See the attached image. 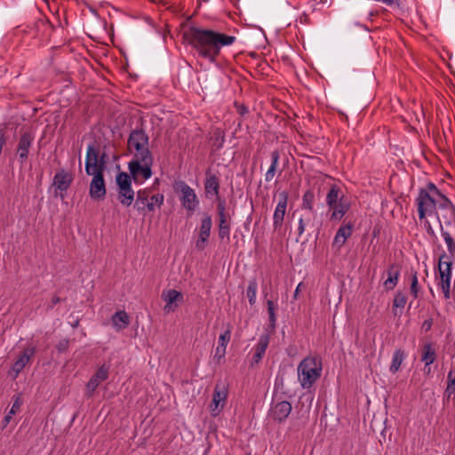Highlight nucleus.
<instances>
[{
	"instance_id": "obj_1",
	"label": "nucleus",
	"mask_w": 455,
	"mask_h": 455,
	"mask_svg": "<svg viewBox=\"0 0 455 455\" xmlns=\"http://www.w3.org/2000/svg\"><path fill=\"white\" fill-rule=\"evenodd\" d=\"M236 41L235 36L216 30L193 28L191 29V44L200 58L211 63H216L217 57L225 46H230Z\"/></svg>"
},
{
	"instance_id": "obj_2",
	"label": "nucleus",
	"mask_w": 455,
	"mask_h": 455,
	"mask_svg": "<svg viewBox=\"0 0 455 455\" xmlns=\"http://www.w3.org/2000/svg\"><path fill=\"white\" fill-rule=\"evenodd\" d=\"M298 381L303 389H309L320 378L322 363L315 357H306L298 365Z\"/></svg>"
},
{
	"instance_id": "obj_3",
	"label": "nucleus",
	"mask_w": 455,
	"mask_h": 455,
	"mask_svg": "<svg viewBox=\"0 0 455 455\" xmlns=\"http://www.w3.org/2000/svg\"><path fill=\"white\" fill-rule=\"evenodd\" d=\"M153 156H133L128 164V169L136 183L142 184L152 176Z\"/></svg>"
},
{
	"instance_id": "obj_4",
	"label": "nucleus",
	"mask_w": 455,
	"mask_h": 455,
	"mask_svg": "<svg viewBox=\"0 0 455 455\" xmlns=\"http://www.w3.org/2000/svg\"><path fill=\"white\" fill-rule=\"evenodd\" d=\"M452 261L450 256L443 252L438 259V275L436 277L437 286L443 293L445 299H451Z\"/></svg>"
},
{
	"instance_id": "obj_5",
	"label": "nucleus",
	"mask_w": 455,
	"mask_h": 455,
	"mask_svg": "<svg viewBox=\"0 0 455 455\" xmlns=\"http://www.w3.org/2000/svg\"><path fill=\"white\" fill-rule=\"evenodd\" d=\"M441 198L430 196L423 190H419L415 199L419 220L435 216L440 205Z\"/></svg>"
},
{
	"instance_id": "obj_6",
	"label": "nucleus",
	"mask_w": 455,
	"mask_h": 455,
	"mask_svg": "<svg viewBox=\"0 0 455 455\" xmlns=\"http://www.w3.org/2000/svg\"><path fill=\"white\" fill-rule=\"evenodd\" d=\"M174 190L179 194L180 201L184 209L190 214L194 213L200 204L195 190L185 181L176 182Z\"/></svg>"
},
{
	"instance_id": "obj_7",
	"label": "nucleus",
	"mask_w": 455,
	"mask_h": 455,
	"mask_svg": "<svg viewBox=\"0 0 455 455\" xmlns=\"http://www.w3.org/2000/svg\"><path fill=\"white\" fill-rule=\"evenodd\" d=\"M164 196L163 194L149 195L146 189H140L137 192L134 207L138 212H143L145 210L155 212L164 204Z\"/></svg>"
},
{
	"instance_id": "obj_8",
	"label": "nucleus",
	"mask_w": 455,
	"mask_h": 455,
	"mask_svg": "<svg viewBox=\"0 0 455 455\" xmlns=\"http://www.w3.org/2000/svg\"><path fill=\"white\" fill-rule=\"evenodd\" d=\"M128 148L133 156H152L148 148V137L143 131H133L128 140Z\"/></svg>"
},
{
	"instance_id": "obj_9",
	"label": "nucleus",
	"mask_w": 455,
	"mask_h": 455,
	"mask_svg": "<svg viewBox=\"0 0 455 455\" xmlns=\"http://www.w3.org/2000/svg\"><path fill=\"white\" fill-rule=\"evenodd\" d=\"M439 201L440 205L435 215L439 222V226L445 225L446 228H453L455 230V206L448 197H443Z\"/></svg>"
},
{
	"instance_id": "obj_10",
	"label": "nucleus",
	"mask_w": 455,
	"mask_h": 455,
	"mask_svg": "<svg viewBox=\"0 0 455 455\" xmlns=\"http://www.w3.org/2000/svg\"><path fill=\"white\" fill-rule=\"evenodd\" d=\"M228 388L225 384H217L214 387L212 399L209 405L211 416L218 417L227 404Z\"/></svg>"
},
{
	"instance_id": "obj_11",
	"label": "nucleus",
	"mask_w": 455,
	"mask_h": 455,
	"mask_svg": "<svg viewBox=\"0 0 455 455\" xmlns=\"http://www.w3.org/2000/svg\"><path fill=\"white\" fill-rule=\"evenodd\" d=\"M161 299L165 303L164 311L165 313H171L177 310L180 304L184 300L182 292L174 289L164 290L161 293Z\"/></svg>"
},
{
	"instance_id": "obj_12",
	"label": "nucleus",
	"mask_w": 455,
	"mask_h": 455,
	"mask_svg": "<svg viewBox=\"0 0 455 455\" xmlns=\"http://www.w3.org/2000/svg\"><path fill=\"white\" fill-rule=\"evenodd\" d=\"M92 176V179L89 187L90 197L95 201L103 200L107 194L103 172L100 170L98 173H94Z\"/></svg>"
},
{
	"instance_id": "obj_13",
	"label": "nucleus",
	"mask_w": 455,
	"mask_h": 455,
	"mask_svg": "<svg viewBox=\"0 0 455 455\" xmlns=\"http://www.w3.org/2000/svg\"><path fill=\"white\" fill-rule=\"evenodd\" d=\"M101 171L104 172V163L102 159L99 161L98 151L94 145L91 144L87 147L85 159V172L87 175H92Z\"/></svg>"
},
{
	"instance_id": "obj_14",
	"label": "nucleus",
	"mask_w": 455,
	"mask_h": 455,
	"mask_svg": "<svg viewBox=\"0 0 455 455\" xmlns=\"http://www.w3.org/2000/svg\"><path fill=\"white\" fill-rule=\"evenodd\" d=\"M72 175L65 170H60L57 172L52 180L56 196H60L61 199H63L67 190L72 183Z\"/></svg>"
},
{
	"instance_id": "obj_15",
	"label": "nucleus",
	"mask_w": 455,
	"mask_h": 455,
	"mask_svg": "<svg viewBox=\"0 0 455 455\" xmlns=\"http://www.w3.org/2000/svg\"><path fill=\"white\" fill-rule=\"evenodd\" d=\"M287 203L288 196L285 192H282L279 195V200L273 214V227L275 230L283 226L287 208Z\"/></svg>"
},
{
	"instance_id": "obj_16",
	"label": "nucleus",
	"mask_w": 455,
	"mask_h": 455,
	"mask_svg": "<svg viewBox=\"0 0 455 455\" xmlns=\"http://www.w3.org/2000/svg\"><path fill=\"white\" fill-rule=\"evenodd\" d=\"M212 224V218L210 216L206 215L202 219L198 237L196 242V247L198 250H204L205 248L207 241L210 237Z\"/></svg>"
},
{
	"instance_id": "obj_17",
	"label": "nucleus",
	"mask_w": 455,
	"mask_h": 455,
	"mask_svg": "<svg viewBox=\"0 0 455 455\" xmlns=\"http://www.w3.org/2000/svg\"><path fill=\"white\" fill-rule=\"evenodd\" d=\"M35 354V348L34 347H28L26 348L22 354L17 358V360L14 362V363L12 366V369L10 371V374L12 375V379H16L19 375V373L25 368V366L28 363L31 357Z\"/></svg>"
},
{
	"instance_id": "obj_18",
	"label": "nucleus",
	"mask_w": 455,
	"mask_h": 455,
	"mask_svg": "<svg viewBox=\"0 0 455 455\" xmlns=\"http://www.w3.org/2000/svg\"><path fill=\"white\" fill-rule=\"evenodd\" d=\"M109 366L108 364H102L96 373L90 379L86 385V389L89 395H92L99 385L106 380L108 377Z\"/></svg>"
},
{
	"instance_id": "obj_19",
	"label": "nucleus",
	"mask_w": 455,
	"mask_h": 455,
	"mask_svg": "<svg viewBox=\"0 0 455 455\" xmlns=\"http://www.w3.org/2000/svg\"><path fill=\"white\" fill-rule=\"evenodd\" d=\"M33 141L34 136L30 132H24L21 135L17 148L18 156L21 164L26 162Z\"/></svg>"
},
{
	"instance_id": "obj_20",
	"label": "nucleus",
	"mask_w": 455,
	"mask_h": 455,
	"mask_svg": "<svg viewBox=\"0 0 455 455\" xmlns=\"http://www.w3.org/2000/svg\"><path fill=\"white\" fill-rule=\"evenodd\" d=\"M291 411V404L287 401H282L273 405L271 414L277 421L284 420Z\"/></svg>"
},
{
	"instance_id": "obj_21",
	"label": "nucleus",
	"mask_w": 455,
	"mask_h": 455,
	"mask_svg": "<svg viewBox=\"0 0 455 455\" xmlns=\"http://www.w3.org/2000/svg\"><path fill=\"white\" fill-rule=\"evenodd\" d=\"M353 231V227L351 224H346L341 226L333 238L332 246L337 249L341 248L348 237L351 236Z\"/></svg>"
},
{
	"instance_id": "obj_22",
	"label": "nucleus",
	"mask_w": 455,
	"mask_h": 455,
	"mask_svg": "<svg viewBox=\"0 0 455 455\" xmlns=\"http://www.w3.org/2000/svg\"><path fill=\"white\" fill-rule=\"evenodd\" d=\"M111 323L116 331H121L129 325L130 317L124 310H119L112 315Z\"/></svg>"
},
{
	"instance_id": "obj_23",
	"label": "nucleus",
	"mask_w": 455,
	"mask_h": 455,
	"mask_svg": "<svg viewBox=\"0 0 455 455\" xmlns=\"http://www.w3.org/2000/svg\"><path fill=\"white\" fill-rule=\"evenodd\" d=\"M451 229V228H445L441 225V235L446 244L450 258L455 256V239Z\"/></svg>"
},
{
	"instance_id": "obj_24",
	"label": "nucleus",
	"mask_w": 455,
	"mask_h": 455,
	"mask_svg": "<svg viewBox=\"0 0 455 455\" xmlns=\"http://www.w3.org/2000/svg\"><path fill=\"white\" fill-rule=\"evenodd\" d=\"M219 214H220L219 235L221 239L228 240L229 235H230V228L227 222L223 206H219Z\"/></svg>"
},
{
	"instance_id": "obj_25",
	"label": "nucleus",
	"mask_w": 455,
	"mask_h": 455,
	"mask_svg": "<svg viewBox=\"0 0 455 455\" xmlns=\"http://www.w3.org/2000/svg\"><path fill=\"white\" fill-rule=\"evenodd\" d=\"M118 200L124 206H130L134 201V191L132 188L117 189Z\"/></svg>"
},
{
	"instance_id": "obj_26",
	"label": "nucleus",
	"mask_w": 455,
	"mask_h": 455,
	"mask_svg": "<svg viewBox=\"0 0 455 455\" xmlns=\"http://www.w3.org/2000/svg\"><path fill=\"white\" fill-rule=\"evenodd\" d=\"M400 273L394 266L387 269V278L384 282V287L386 290H393L397 284Z\"/></svg>"
},
{
	"instance_id": "obj_27",
	"label": "nucleus",
	"mask_w": 455,
	"mask_h": 455,
	"mask_svg": "<svg viewBox=\"0 0 455 455\" xmlns=\"http://www.w3.org/2000/svg\"><path fill=\"white\" fill-rule=\"evenodd\" d=\"M435 350L433 348L432 344H425L421 357V361L425 363V368L429 367L435 361Z\"/></svg>"
},
{
	"instance_id": "obj_28",
	"label": "nucleus",
	"mask_w": 455,
	"mask_h": 455,
	"mask_svg": "<svg viewBox=\"0 0 455 455\" xmlns=\"http://www.w3.org/2000/svg\"><path fill=\"white\" fill-rule=\"evenodd\" d=\"M405 358L406 354L404 353V351L401 349H396L393 354L392 362L389 367L390 372H397Z\"/></svg>"
},
{
	"instance_id": "obj_29",
	"label": "nucleus",
	"mask_w": 455,
	"mask_h": 455,
	"mask_svg": "<svg viewBox=\"0 0 455 455\" xmlns=\"http://www.w3.org/2000/svg\"><path fill=\"white\" fill-rule=\"evenodd\" d=\"M279 158L280 156L278 151H273L271 153V164L265 174V180L267 182H270L274 179L279 163Z\"/></svg>"
},
{
	"instance_id": "obj_30",
	"label": "nucleus",
	"mask_w": 455,
	"mask_h": 455,
	"mask_svg": "<svg viewBox=\"0 0 455 455\" xmlns=\"http://www.w3.org/2000/svg\"><path fill=\"white\" fill-rule=\"evenodd\" d=\"M204 188L207 196H218L220 188L218 178L215 175L208 177L205 181Z\"/></svg>"
},
{
	"instance_id": "obj_31",
	"label": "nucleus",
	"mask_w": 455,
	"mask_h": 455,
	"mask_svg": "<svg viewBox=\"0 0 455 455\" xmlns=\"http://www.w3.org/2000/svg\"><path fill=\"white\" fill-rule=\"evenodd\" d=\"M331 220H339L346 214L348 210V204L341 199L332 207Z\"/></svg>"
},
{
	"instance_id": "obj_32",
	"label": "nucleus",
	"mask_w": 455,
	"mask_h": 455,
	"mask_svg": "<svg viewBox=\"0 0 455 455\" xmlns=\"http://www.w3.org/2000/svg\"><path fill=\"white\" fill-rule=\"evenodd\" d=\"M21 404H22L21 398L19 395L16 396L13 400V403L12 404L10 411H8V413L3 419V422H2L3 427H6L8 426V424L11 422L12 415L16 414L20 411Z\"/></svg>"
},
{
	"instance_id": "obj_33",
	"label": "nucleus",
	"mask_w": 455,
	"mask_h": 455,
	"mask_svg": "<svg viewBox=\"0 0 455 455\" xmlns=\"http://www.w3.org/2000/svg\"><path fill=\"white\" fill-rule=\"evenodd\" d=\"M269 339H270L269 334L264 333V334L260 335V337L258 340V343L254 347V352L264 356L265 352L269 344Z\"/></svg>"
},
{
	"instance_id": "obj_34",
	"label": "nucleus",
	"mask_w": 455,
	"mask_h": 455,
	"mask_svg": "<svg viewBox=\"0 0 455 455\" xmlns=\"http://www.w3.org/2000/svg\"><path fill=\"white\" fill-rule=\"evenodd\" d=\"M132 177L126 172H119L116 178L117 189L132 188Z\"/></svg>"
},
{
	"instance_id": "obj_35",
	"label": "nucleus",
	"mask_w": 455,
	"mask_h": 455,
	"mask_svg": "<svg viewBox=\"0 0 455 455\" xmlns=\"http://www.w3.org/2000/svg\"><path fill=\"white\" fill-rule=\"evenodd\" d=\"M257 290H258V283L256 279H251L249 281L247 290H246V296L249 299V303L252 306L256 302L257 299Z\"/></svg>"
},
{
	"instance_id": "obj_36",
	"label": "nucleus",
	"mask_w": 455,
	"mask_h": 455,
	"mask_svg": "<svg viewBox=\"0 0 455 455\" xmlns=\"http://www.w3.org/2000/svg\"><path fill=\"white\" fill-rule=\"evenodd\" d=\"M406 302H407V298L403 293L398 292L395 294L394 300H393V310H394V314L395 315H398L397 309H400L399 313L402 312V310L403 309V307L406 305Z\"/></svg>"
},
{
	"instance_id": "obj_37",
	"label": "nucleus",
	"mask_w": 455,
	"mask_h": 455,
	"mask_svg": "<svg viewBox=\"0 0 455 455\" xmlns=\"http://www.w3.org/2000/svg\"><path fill=\"white\" fill-rule=\"evenodd\" d=\"M452 395L455 396V378L451 373H448L444 397L449 400Z\"/></svg>"
},
{
	"instance_id": "obj_38",
	"label": "nucleus",
	"mask_w": 455,
	"mask_h": 455,
	"mask_svg": "<svg viewBox=\"0 0 455 455\" xmlns=\"http://www.w3.org/2000/svg\"><path fill=\"white\" fill-rule=\"evenodd\" d=\"M339 188L336 186H332L326 196V204L329 207H332L334 204H336L339 199Z\"/></svg>"
},
{
	"instance_id": "obj_39",
	"label": "nucleus",
	"mask_w": 455,
	"mask_h": 455,
	"mask_svg": "<svg viewBox=\"0 0 455 455\" xmlns=\"http://www.w3.org/2000/svg\"><path fill=\"white\" fill-rule=\"evenodd\" d=\"M419 190L425 191V193L428 194L430 196H433V197H437V198L447 197L436 188V186L434 183H431V182L427 185L426 188H420Z\"/></svg>"
},
{
	"instance_id": "obj_40",
	"label": "nucleus",
	"mask_w": 455,
	"mask_h": 455,
	"mask_svg": "<svg viewBox=\"0 0 455 455\" xmlns=\"http://www.w3.org/2000/svg\"><path fill=\"white\" fill-rule=\"evenodd\" d=\"M314 193L310 190L305 192L302 197V208L312 211L313 210V202H314Z\"/></svg>"
},
{
	"instance_id": "obj_41",
	"label": "nucleus",
	"mask_w": 455,
	"mask_h": 455,
	"mask_svg": "<svg viewBox=\"0 0 455 455\" xmlns=\"http://www.w3.org/2000/svg\"><path fill=\"white\" fill-rule=\"evenodd\" d=\"M419 281H418V275H417V272H414L411 276V293L414 299H417L419 296Z\"/></svg>"
},
{
	"instance_id": "obj_42",
	"label": "nucleus",
	"mask_w": 455,
	"mask_h": 455,
	"mask_svg": "<svg viewBox=\"0 0 455 455\" xmlns=\"http://www.w3.org/2000/svg\"><path fill=\"white\" fill-rule=\"evenodd\" d=\"M231 339V330L228 329L219 337L218 343L220 347H227Z\"/></svg>"
},
{
	"instance_id": "obj_43",
	"label": "nucleus",
	"mask_w": 455,
	"mask_h": 455,
	"mask_svg": "<svg viewBox=\"0 0 455 455\" xmlns=\"http://www.w3.org/2000/svg\"><path fill=\"white\" fill-rule=\"evenodd\" d=\"M419 220L422 222V224H423L427 233L428 234V235H430L433 238H436L437 237L436 234H435L433 227H432L431 223L427 220V218H426L425 220Z\"/></svg>"
},
{
	"instance_id": "obj_44",
	"label": "nucleus",
	"mask_w": 455,
	"mask_h": 455,
	"mask_svg": "<svg viewBox=\"0 0 455 455\" xmlns=\"http://www.w3.org/2000/svg\"><path fill=\"white\" fill-rule=\"evenodd\" d=\"M227 347L218 346L215 349L214 359L220 363L224 359Z\"/></svg>"
},
{
	"instance_id": "obj_45",
	"label": "nucleus",
	"mask_w": 455,
	"mask_h": 455,
	"mask_svg": "<svg viewBox=\"0 0 455 455\" xmlns=\"http://www.w3.org/2000/svg\"><path fill=\"white\" fill-rule=\"evenodd\" d=\"M267 313H268V315H273L274 313H275L276 306L274 303V301L267 300Z\"/></svg>"
},
{
	"instance_id": "obj_46",
	"label": "nucleus",
	"mask_w": 455,
	"mask_h": 455,
	"mask_svg": "<svg viewBox=\"0 0 455 455\" xmlns=\"http://www.w3.org/2000/svg\"><path fill=\"white\" fill-rule=\"evenodd\" d=\"M432 325H433V320L432 319H427L423 322L422 323V329L425 331H428L431 328H432Z\"/></svg>"
},
{
	"instance_id": "obj_47",
	"label": "nucleus",
	"mask_w": 455,
	"mask_h": 455,
	"mask_svg": "<svg viewBox=\"0 0 455 455\" xmlns=\"http://www.w3.org/2000/svg\"><path fill=\"white\" fill-rule=\"evenodd\" d=\"M298 232L299 235L305 232V224L302 218L299 220Z\"/></svg>"
},
{
	"instance_id": "obj_48",
	"label": "nucleus",
	"mask_w": 455,
	"mask_h": 455,
	"mask_svg": "<svg viewBox=\"0 0 455 455\" xmlns=\"http://www.w3.org/2000/svg\"><path fill=\"white\" fill-rule=\"evenodd\" d=\"M262 358H263L262 355L254 352L252 360H251V364H258L261 361Z\"/></svg>"
},
{
	"instance_id": "obj_49",
	"label": "nucleus",
	"mask_w": 455,
	"mask_h": 455,
	"mask_svg": "<svg viewBox=\"0 0 455 455\" xmlns=\"http://www.w3.org/2000/svg\"><path fill=\"white\" fill-rule=\"evenodd\" d=\"M302 286H303V283H299L297 285V287H296V289H295V291H294V294H293V298H294L295 299H298L299 290H300V288H301Z\"/></svg>"
},
{
	"instance_id": "obj_50",
	"label": "nucleus",
	"mask_w": 455,
	"mask_h": 455,
	"mask_svg": "<svg viewBox=\"0 0 455 455\" xmlns=\"http://www.w3.org/2000/svg\"><path fill=\"white\" fill-rule=\"evenodd\" d=\"M269 315L270 324L272 327H274L275 324V322H276L275 313H274L273 315Z\"/></svg>"
},
{
	"instance_id": "obj_51",
	"label": "nucleus",
	"mask_w": 455,
	"mask_h": 455,
	"mask_svg": "<svg viewBox=\"0 0 455 455\" xmlns=\"http://www.w3.org/2000/svg\"><path fill=\"white\" fill-rule=\"evenodd\" d=\"M67 343H68V341H66L65 344L60 343L58 347L59 350L61 351V350L65 349Z\"/></svg>"
},
{
	"instance_id": "obj_52",
	"label": "nucleus",
	"mask_w": 455,
	"mask_h": 455,
	"mask_svg": "<svg viewBox=\"0 0 455 455\" xmlns=\"http://www.w3.org/2000/svg\"><path fill=\"white\" fill-rule=\"evenodd\" d=\"M78 159H79V163L81 164V156L80 155L78 156Z\"/></svg>"
}]
</instances>
